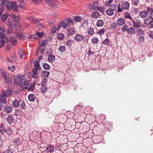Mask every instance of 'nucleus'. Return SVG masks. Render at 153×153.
<instances>
[{
	"mask_svg": "<svg viewBox=\"0 0 153 153\" xmlns=\"http://www.w3.org/2000/svg\"><path fill=\"white\" fill-rule=\"evenodd\" d=\"M43 67L45 70H48L50 68V65L47 63H44L43 65Z\"/></svg>",
	"mask_w": 153,
	"mask_h": 153,
	"instance_id": "32",
	"label": "nucleus"
},
{
	"mask_svg": "<svg viewBox=\"0 0 153 153\" xmlns=\"http://www.w3.org/2000/svg\"><path fill=\"white\" fill-rule=\"evenodd\" d=\"M125 18H126L129 19L132 21V20H133V19H132V18L131 17V16L128 13H127L125 15Z\"/></svg>",
	"mask_w": 153,
	"mask_h": 153,
	"instance_id": "55",
	"label": "nucleus"
},
{
	"mask_svg": "<svg viewBox=\"0 0 153 153\" xmlns=\"http://www.w3.org/2000/svg\"><path fill=\"white\" fill-rule=\"evenodd\" d=\"M13 93V91L11 89H8L3 93V95L5 97L10 96Z\"/></svg>",
	"mask_w": 153,
	"mask_h": 153,
	"instance_id": "4",
	"label": "nucleus"
},
{
	"mask_svg": "<svg viewBox=\"0 0 153 153\" xmlns=\"http://www.w3.org/2000/svg\"><path fill=\"white\" fill-rule=\"evenodd\" d=\"M6 153H13V152L12 149L9 147Z\"/></svg>",
	"mask_w": 153,
	"mask_h": 153,
	"instance_id": "63",
	"label": "nucleus"
},
{
	"mask_svg": "<svg viewBox=\"0 0 153 153\" xmlns=\"http://www.w3.org/2000/svg\"><path fill=\"white\" fill-rule=\"evenodd\" d=\"M6 97L2 94H0V102L3 104H5L6 103Z\"/></svg>",
	"mask_w": 153,
	"mask_h": 153,
	"instance_id": "18",
	"label": "nucleus"
},
{
	"mask_svg": "<svg viewBox=\"0 0 153 153\" xmlns=\"http://www.w3.org/2000/svg\"><path fill=\"white\" fill-rule=\"evenodd\" d=\"M110 9L113 11L116 10L117 9V7L114 4H112L110 5Z\"/></svg>",
	"mask_w": 153,
	"mask_h": 153,
	"instance_id": "42",
	"label": "nucleus"
},
{
	"mask_svg": "<svg viewBox=\"0 0 153 153\" xmlns=\"http://www.w3.org/2000/svg\"><path fill=\"white\" fill-rule=\"evenodd\" d=\"M8 15V14L7 13H5L3 14L1 18V21L3 22L7 20Z\"/></svg>",
	"mask_w": 153,
	"mask_h": 153,
	"instance_id": "23",
	"label": "nucleus"
},
{
	"mask_svg": "<svg viewBox=\"0 0 153 153\" xmlns=\"http://www.w3.org/2000/svg\"><path fill=\"white\" fill-rule=\"evenodd\" d=\"M67 33L69 35L72 36L75 33V30L74 28H70L67 30Z\"/></svg>",
	"mask_w": 153,
	"mask_h": 153,
	"instance_id": "22",
	"label": "nucleus"
},
{
	"mask_svg": "<svg viewBox=\"0 0 153 153\" xmlns=\"http://www.w3.org/2000/svg\"><path fill=\"white\" fill-rule=\"evenodd\" d=\"M4 111L7 113H10L12 111V108L9 105H6L4 107Z\"/></svg>",
	"mask_w": 153,
	"mask_h": 153,
	"instance_id": "11",
	"label": "nucleus"
},
{
	"mask_svg": "<svg viewBox=\"0 0 153 153\" xmlns=\"http://www.w3.org/2000/svg\"><path fill=\"white\" fill-rule=\"evenodd\" d=\"M13 130L12 129L10 128H8L7 129H6V133L9 135H11L13 133Z\"/></svg>",
	"mask_w": 153,
	"mask_h": 153,
	"instance_id": "30",
	"label": "nucleus"
},
{
	"mask_svg": "<svg viewBox=\"0 0 153 153\" xmlns=\"http://www.w3.org/2000/svg\"><path fill=\"white\" fill-rule=\"evenodd\" d=\"M153 16H149L144 19V23L146 25H150L151 27L153 28Z\"/></svg>",
	"mask_w": 153,
	"mask_h": 153,
	"instance_id": "1",
	"label": "nucleus"
},
{
	"mask_svg": "<svg viewBox=\"0 0 153 153\" xmlns=\"http://www.w3.org/2000/svg\"><path fill=\"white\" fill-rule=\"evenodd\" d=\"M65 20L67 22L71 24H73L74 22V21L73 19L70 18H66L65 19Z\"/></svg>",
	"mask_w": 153,
	"mask_h": 153,
	"instance_id": "50",
	"label": "nucleus"
},
{
	"mask_svg": "<svg viewBox=\"0 0 153 153\" xmlns=\"http://www.w3.org/2000/svg\"><path fill=\"white\" fill-rule=\"evenodd\" d=\"M34 66L35 68H34L38 69V70H41V68L40 67L39 63L38 61L35 62Z\"/></svg>",
	"mask_w": 153,
	"mask_h": 153,
	"instance_id": "27",
	"label": "nucleus"
},
{
	"mask_svg": "<svg viewBox=\"0 0 153 153\" xmlns=\"http://www.w3.org/2000/svg\"><path fill=\"white\" fill-rule=\"evenodd\" d=\"M7 69L10 70L11 72H13L16 69V68L15 66L14 65H12L11 67H10L9 66H8L7 67Z\"/></svg>",
	"mask_w": 153,
	"mask_h": 153,
	"instance_id": "45",
	"label": "nucleus"
},
{
	"mask_svg": "<svg viewBox=\"0 0 153 153\" xmlns=\"http://www.w3.org/2000/svg\"><path fill=\"white\" fill-rule=\"evenodd\" d=\"M138 28V29L137 30V32L139 36L143 35V31L140 29L139 28Z\"/></svg>",
	"mask_w": 153,
	"mask_h": 153,
	"instance_id": "51",
	"label": "nucleus"
},
{
	"mask_svg": "<svg viewBox=\"0 0 153 153\" xmlns=\"http://www.w3.org/2000/svg\"><path fill=\"white\" fill-rule=\"evenodd\" d=\"M36 34L39 37H42L44 35V33L43 32L40 33L38 31H37L36 33Z\"/></svg>",
	"mask_w": 153,
	"mask_h": 153,
	"instance_id": "54",
	"label": "nucleus"
},
{
	"mask_svg": "<svg viewBox=\"0 0 153 153\" xmlns=\"http://www.w3.org/2000/svg\"><path fill=\"white\" fill-rule=\"evenodd\" d=\"M117 24L116 23H113L111 25L112 28L113 29H116L117 26Z\"/></svg>",
	"mask_w": 153,
	"mask_h": 153,
	"instance_id": "60",
	"label": "nucleus"
},
{
	"mask_svg": "<svg viewBox=\"0 0 153 153\" xmlns=\"http://www.w3.org/2000/svg\"><path fill=\"white\" fill-rule=\"evenodd\" d=\"M66 48L64 46H61L59 47V50L61 52H64L65 51Z\"/></svg>",
	"mask_w": 153,
	"mask_h": 153,
	"instance_id": "43",
	"label": "nucleus"
},
{
	"mask_svg": "<svg viewBox=\"0 0 153 153\" xmlns=\"http://www.w3.org/2000/svg\"><path fill=\"white\" fill-rule=\"evenodd\" d=\"M8 0H1V4L3 6H4L6 5V4L8 2Z\"/></svg>",
	"mask_w": 153,
	"mask_h": 153,
	"instance_id": "59",
	"label": "nucleus"
},
{
	"mask_svg": "<svg viewBox=\"0 0 153 153\" xmlns=\"http://www.w3.org/2000/svg\"><path fill=\"white\" fill-rule=\"evenodd\" d=\"M129 6V3L127 1H125L122 3L121 7L122 9L124 10H127Z\"/></svg>",
	"mask_w": 153,
	"mask_h": 153,
	"instance_id": "7",
	"label": "nucleus"
},
{
	"mask_svg": "<svg viewBox=\"0 0 153 153\" xmlns=\"http://www.w3.org/2000/svg\"><path fill=\"white\" fill-rule=\"evenodd\" d=\"M20 106L21 108L24 110L26 108V105L25 104L24 101H22V103L20 105Z\"/></svg>",
	"mask_w": 153,
	"mask_h": 153,
	"instance_id": "47",
	"label": "nucleus"
},
{
	"mask_svg": "<svg viewBox=\"0 0 153 153\" xmlns=\"http://www.w3.org/2000/svg\"><path fill=\"white\" fill-rule=\"evenodd\" d=\"M65 22V21L64 20H62V21L58 25L57 27V30H59V29L62 27V26L63 27V25L64 23Z\"/></svg>",
	"mask_w": 153,
	"mask_h": 153,
	"instance_id": "39",
	"label": "nucleus"
},
{
	"mask_svg": "<svg viewBox=\"0 0 153 153\" xmlns=\"http://www.w3.org/2000/svg\"><path fill=\"white\" fill-rule=\"evenodd\" d=\"M47 82V80L45 79H42L41 83L42 86H45L46 83Z\"/></svg>",
	"mask_w": 153,
	"mask_h": 153,
	"instance_id": "57",
	"label": "nucleus"
},
{
	"mask_svg": "<svg viewBox=\"0 0 153 153\" xmlns=\"http://www.w3.org/2000/svg\"><path fill=\"white\" fill-rule=\"evenodd\" d=\"M54 147L52 145H50L49 146H48L46 149V151L48 153L50 152L51 153L52 152H53L54 150Z\"/></svg>",
	"mask_w": 153,
	"mask_h": 153,
	"instance_id": "20",
	"label": "nucleus"
},
{
	"mask_svg": "<svg viewBox=\"0 0 153 153\" xmlns=\"http://www.w3.org/2000/svg\"><path fill=\"white\" fill-rule=\"evenodd\" d=\"M97 10H99L101 12H103L104 11V8L103 7H100L99 6L97 7Z\"/></svg>",
	"mask_w": 153,
	"mask_h": 153,
	"instance_id": "53",
	"label": "nucleus"
},
{
	"mask_svg": "<svg viewBox=\"0 0 153 153\" xmlns=\"http://www.w3.org/2000/svg\"><path fill=\"white\" fill-rule=\"evenodd\" d=\"M21 137L18 138H15L13 141V143L17 146L19 145L21 143Z\"/></svg>",
	"mask_w": 153,
	"mask_h": 153,
	"instance_id": "8",
	"label": "nucleus"
},
{
	"mask_svg": "<svg viewBox=\"0 0 153 153\" xmlns=\"http://www.w3.org/2000/svg\"><path fill=\"white\" fill-rule=\"evenodd\" d=\"M103 21L102 19H100L97 21L96 25L98 27H102L103 25Z\"/></svg>",
	"mask_w": 153,
	"mask_h": 153,
	"instance_id": "26",
	"label": "nucleus"
},
{
	"mask_svg": "<svg viewBox=\"0 0 153 153\" xmlns=\"http://www.w3.org/2000/svg\"><path fill=\"white\" fill-rule=\"evenodd\" d=\"M100 16L99 13L97 11L94 12L91 14V17L93 18H97Z\"/></svg>",
	"mask_w": 153,
	"mask_h": 153,
	"instance_id": "21",
	"label": "nucleus"
},
{
	"mask_svg": "<svg viewBox=\"0 0 153 153\" xmlns=\"http://www.w3.org/2000/svg\"><path fill=\"white\" fill-rule=\"evenodd\" d=\"M148 15L146 10L141 11L139 14V16L142 18L144 19L146 18Z\"/></svg>",
	"mask_w": 153,
	"mask_h": 153,
	"instance_id": "9",
	"label": "nucleus"
},
{
	"mask_svg": "<svg viewBox=\"0 0 153 153\" xmlns=\"http://www.w3.org/2000/svg\"><path fill=\"white\" fill-rule=\"evenodd\" d=\"M5 131V126L2 124H0V133L1 134H3Z\"/></svg>",
	"mask_w": 153,
	"mask_h": 153,
	"instance_id": "13",
	"label": "nucleus"
},
{
	"mask_svg": "<svg viewBox=\"0 0 153 153\" xmlns=\"http://www.w3.org/2000/svg\"><path fill=\"white\" fill-rule=\"evenodd\" d=\"M55 59V56L53 55H50L48 56V60L49 62H53Z\"/></svg>",
	"mask_w": 153,
	"mask_h": 153,
	"instance_id": "29",
	"label": "nucleus"
},
{
	"mask_svg": "<svg viewBox=\"0 0 153 153\" xmlns=\"http://www.w3.org/2000/svg\"><path fill=\"white\" fill-rule=\"evenodd\" d=\"M5 41L4 40H0V47H2L4 45Z\"/></svg>",
	"mask_w": 153,
	"mask_h": 153,
	"instance_id": "61",
	"label": "nucleus"
},
{
	"mask_svg": "<svg viewBox=\"0 0 153 153\" xmlns=\"http://www.w3.org/2000/svg\"><path fill=\"white\" fill-rule=\"evenodd\" d=\"M46 4L50 7L54 9H57L58 8V5L55 4L54 0H46Z\"/></svg>",
	"mask_w": 153,
	"mask_h": 153,
	"instance_id": "2",
	"label": "nucleus"
},
{
	"mask_svg": "<svg viewBox=\"0 0 153 153\" xmlns=\"http://www.w3.org/2000/svg\"><path fill=\"white\" fill-rule=\"evenodd\" d=\"M24 81L23 79L21 78L20 79H19L18 80H17L16 82V83H18L19 85L21 86L22 85H23V84Z\"/></svg>",
	"mask_w": 153,
	"mask_h": 153,
	"instance_id": "34",
	"label": "nucleus"
},
{
	"mask_svg": "<svg viewBox=\"0 0 153 153\" xmlns=\"http://www.w3.org/2000/svg\"><path fill=\"white\" fill-rule=\"evenodd\" d=\"M12 18L13 21L16 22H19L20 20V19L18 16H16L15 15H13L12 16Z\"/></svg>",
	"mask_w": 153,
	"mask_h": 153,
	"instance_id": "24",
	"label": "nucleus"
},
{
	"mask_svg": "<svg viewBox=\"0 0 153 153\" xmlns=\"http://www.w3.org/2000/svg\"><path fill=\"white\" fill-rule=\"evenodd\" d=\"M75 39L78 42L81 41L83 39L84 36L79 34H76Z\"/></svg>",
	"mask_w": 153,
	"mask_h": 153,
	"instance_id": "12",
	"label": "nucleus"
},
{
	"mask_svg": "<svg viewBox=\"0 0 153 153\" xmlns=\"http://www.w3.org/2000/svg\"><path fill=\"white\" fill-rule=\"evenodd\" d=\"M74 20L76 22H79L82 19L81 16H75L74 18Z\"/></svg>",
	"mask_w": 153,
	"mask_h": 153,
	"instance_id": "33",
	"label": "nucleus"
},
{
	"mask_svg": "<svg viewBox=\"0 0 153 153\" xmlns=\"http://www.w3.org/2000/svg\"><path fill=\"white\" fill-rule=\"evenodd\" d=\"M28 99L29 101L33 102L35 100V97L33 94H30L28 96Z\"/></svg>",
	"mask_w": 153,
	"mask_h": 153,
	"instance_id": "28",
	"label": "nucleus"
},
{
	"mask_svg": "<svg viewBox=\"0 0 153 153\" xmlns=\"http://www.w3.org/2000/svg\"><path fill=\"white\" fill-rule=\"evenodd\" d=\"M7 122L9 124H11L14 121V117L12 115H9L7 118Z\"/></svg>",
	"mask_w": 153,
	"mask_h": 153,
	"instance_id": "15",
	"label": "nucleus"
},
{
	"mask_svg": "<svg viewBox=\"0 0 153 153\" xmlns=\"http://www.w3.org/2000/svg\"><path fill=\"white\" fill-rule=\"evenodd\" d=\"M127 33L129 35H133L135 33V29L133 27H131L128 29Z\"/></svg>",
	"mask_w": 153,
	"mask_h": 153,
	"instance_id": "10",
	"label": "nucleus"
},
{
	"mask_svg": "<svg viewBox=\"0 0 153 153\" xmlns=\"http://www.w3.org/2000/svg\"><path fill=\"white\" fill-rule=\"evenodd\" d=\"M7 26L10 28H13V23L12 21L8 20L7 22Z\"/></svg>",
	"mask_w": 153,
	"mask_h": 153,
	"instance_id": "36",
	"label": "nucleus"
},
{
	"mask_svg": "<svg viewBox=\"0 0 153 153\" xmlns=\"http://www.w3.org/2000/svg\"><path fill=\"white\" fill-rule=\"evenodd\" d=\"M133 22V26L135 28H139L141 26V21L138 19H137L135 21L134 20L132 21Z\"/></svg>",
	"mask_w": 153,
	"mask_h": 153,
	"instance_id": "3",
	"label": "nucleus"
},
{
	"mask_svg": "<svg viewBox=\"0 0 153 153\" xmlns=\"http://www.w3.org/2000/svg\"><path fill=\"white\" fill-rule=\"evenodd\" d=\"M10 41L12 45H15L17 43V40L16 39L12 36H10Z\"/></svg>",
	"mask_w": 153,
	"mask_h": 153,
	"instance_id": "19",
	"label": "nucleus"
},
{
	"mask_svg": "<svg viewBox=\"0 0 153 153\" xmlns=\"http://www.w3.org/2000/svg\"><path fill=\"white\" fill-rule=\"evenodd\" d=\"M128 26L127 25H125L123 26L121 28V31L123 32H125L126 31H127Z\"/></svg>",
	"mask_w": 153,
	"mask_h": 153,
	"instance_id": "49",
	"label": "nucleus"
},
{
	"mask_svg": "<svg viewBox=\"0 0 153 153\" xmlns=\"http://www.w3.org/2000/svg\"><path fill=\"white\" fill-rule=\"evenodd\" d=\"M48 43V41L47 40H44L42 42L41 44L40 45V47H43L46 45Z\"/></svg>",
	"mask_w": 153,
	"mask_h": 153,
	"instance_id": "44",
	"label": "nucleus"
},
{
	"mask_svg": "<svg viewBox=\"0 0 153 153\" xmlns=\"http://www.w3.org/2000/svg\"><path fill=\"white\" fill-rule=\"evenodd\" d=\"M2 76L4 79L5 82H7L8 81L7 80V74L5 72H3L1 74Z\"/></svg>",
	"mask_w": 153,
	"mask_h": 153,
	"instance_id": "37",
	"label": "nucleus"
},
{
	"mask_svg": "<svg viewBox=\"0 0 153 153\" xmlns=\"http://www.w3.org/2000/svg\"><path fill=\"white\" fill-rule=\"evenodd\" d=\"M0 36L1 39H4L7 37V36L3 33H0Z\"/></svg>",
	"mask_w": 153,
	"mask_h": 153,
	"instance_id": "62",
	"label": "nucleus"
},
{
	"mask_svg": "<svg viewBox=\"0 0 153 153\" xmlns=\"http://www.w3.org/2000/svg\"><path fill=\"white\" fill-rule=\"evenodd\" d=\"M110 41L108 39H106L104 40L102 43L105 45H110Z\"/></svg>",
	"mask_w": 153,
	"mask_h": 153,
	"instance_id": "38",
	"label": "nucleus"
},
{
	"mask_svg": "<svg viewBox=\"0 0 153 153\" xmlns=\"http://www.w3.org/2000/svg\"><path fill=\"white\" fill-rule=\"evenodd\" d=\"M37 70H38V69L34 68H33L32 69V71L33 74L32 75V77L34 79H37L39 76L37 71Z\"/></svg>",
	"mask_w": 153,
	"mask_h": 153,
	"instance_id": "5",
	"label": "nucleus"
},
{
	"mask_svg": "<svg viewBox=\"0 0 153 153\" xmlns=\"http://www.w3.org/2000/svg\"><path fill=\"white\" fill-rule=\"evenodd\" d=\"M19 102L17 99H15L12 102V105L14 107H18L19 105Z\"/></svg>",
	"mask_w": 153,
	"mask_h": 153,
	"instance_id": "17",
	"label": "nucleus"
},
{
	"mask_svg": "<svg viewBox=\"0 0 153 153\" xmlns=\"http://www.w3.org/2000/svg\"><path fill=\"white\" fill-rule=\"evenodd\" d=\"M99 40L96 37L91 39V41L93 43H97L98 42Z\"/></svg>",
	"mask_w": 153,
	"mask_h": 153,
	"instance_id": "58",
	"label": "nucleus"
},
{
	"mask_svg": "<svg viewBox=\"0 0 153 153\" xmlns=\"http://www.w3.org/2000/svg\"><path fill=\"white\" fill-rule=\"evenodd\" d=\"M50 74L49 71H43L41 73V76L43 77L48 78Z\"/></svg>",
	"mask_w": 153,
	"mask_h": 153,
	"instance_id": "14",
	"label": "nucleus"
},
{
	"mask_svg": "<svg viewBox=\"0 0 153 153\" xmlns=\"http://www.w3.org/2000/svg\"><path fill=\"white\" fill-rule=\"evenodd\" d=\"M73 41L72 40L69 39L68 40L66 43V45L69 47H71L72 45Z\"/></svg>",
	"mask_w": 153,
	"mask_h": 153,
	"instance_id": "41",
	"label": "nucleus"
},
{
	"mask_svg": "<svg viewBox=\"0 0 153 153\" xmlns=\"http://www.w3.org/2000/svg\"><path fill=\"white\" fill-rule=\"evenodd\" d=\"M88 34L91 35L94 33V29L91 27H90L88 29Z\"/></svg>",
	"mask_w": 153,
	"mask_h": 153,
	"instance_id": "40",
	"label": "nucleus"
},
{
	"mask_svg": "<svg viewBox=\"0 0 153 153\" xmlns=\"http://www.w3.org/2000/svg\"><path fill=\"white\" fill-rule=\"evenodd\" d=\"M27 19L30 22L33 23H37L40 21L39 20H38L37 18H35L31 16H29L28 17Z\"/></svg>",
	"mask_w": 153,
	"mask_h": 153,
	"instance_id": "6",
	"label": "nucleus"
},
{
	"mask_svg": "<svg viewBox=\"0 0 153 153\" xmlns=\"http://www.w3.org/2000/svg\"><path fill=\"white\" fill-rule=\"evenodd\" d=\"M47 88L45 87V86H42L41 88V91L43 94H45L47 91Z\"/></svg>",
	"mask_w": 153,
	"mask_h": 153,
	"instance_id": "35",
	"label": "nucleus"
},
{
	"mask_svg": "<svg viewBox=\"0 0 153 153\" xmlns=\"http://www.w3.org/2000/svg\"><path fill=\"white\" fill-rule=\"evenodd\" d=\"M88 8L91 10H97V7L94 6V5H92L91 4H89L88 7Z\"/></svg>",
	"mask_w": 153,
	"mask_h": 153,
	"instance_id": "52",
	"label": "nucleus"
},
{
	"mask_svg": "<svg viewBox=\"0 0 153 153\" xmlns=\"http://www.w3.org/2000/svg\"><path fill=\"white\" fill-rule=\"evenodd\" d=\"M13 11L15 12H17L18 11V7L17 6H15L13 7Z\"/></svg>",
	"mask_w": 153,
	"mask_h": 153,
	"instance_id": "64",
	"label": "nucleus"
},
{
	"mask_svg": "<svg viewBox=\"0 0 153 153\" xmlns=\"http://www.w3.org/2000/svg\"><path fill=\"white\" fill-rule=\"evenodd\" d=\"M106 14L108 16H111L114 14V11L110 8L108 9L106 11Z\"/></svg>",
	"mask_w": 153,
	"mask_h": 153,
	"instance_id": "31",
	"label": "nucleus"
},
{
	"mask_svg": "<svg viewBox=\"0 0 153 153\" xmlns=\"http://www.w3.org/2000/svg\"><path fill=\"white\" fill-rule=\"evenodd\" d=\"M24 52L23 50L21 48L19 49V54L20 59H22L23 56Z\"/></svg>",
	"mask_w": 153,
	"mask_h": 153,
	"instance_id": "48",
	"label": "nucleus"
},
{
	"mask_svg": "<svg viewBox=\"0 0 153 153\" xmlns=\"http://www.w3.org/2000/svg\"><path fill=\"white\" fill-rule=\"evenodd\" d=\"M125 20L122 18H119L117 21V24L119 26H122L125 23Z\"/></svg>",
	"mask_w": 153,
	"mask_h": 153,
	"instance_id": "16",
	"label": "nucleus"
},
{
	"mask_svg": "<svg viewBox=\"0 0 153 153\" xmlns=\"http://www.w3.org/2000/svg\"><path fill=\"white\" fill-rule=\"evenodd\" d=\"M6 7L7 9L9 10H11L13 8L12 3L11 2H9L7 3L6 5Z\"/></svg>",
	"mask_w": 153,
	"mask_h": 153,
	"instance_id": "25",
	"label": "nucleus"
},
{
	"mask_svg": "<svg viewBox=\"0 0 153 153\" xmlns=\"http://www.w3.org/2000/svg\"><path fill=\"white\" fill-rule=\"evenodd\" d=\"M70 26V24L68 23H64L63 28L64 29H66L67 27H69Z\"/></svg>",
	"mask_w": 153,
	"mask_h": 153,
	"instance_id": "56",
	"label": "nucleus"
},
{
	"mask_svg": "<svg viewBox=\"0 0 153 153\" xmlns=\"http://www.w3.org/2000/svg\"><path fill=\"white\" fill-rule=\"evenodd\" d=\"M57 38L59 40H62L64 38V35L63 34H59L58 35Z\"/></svg>",
	"mask_w": 153,
	"mask_h": 153,
	"instance_id": "46",
	"label": "nucleus"
}]
</instances>
